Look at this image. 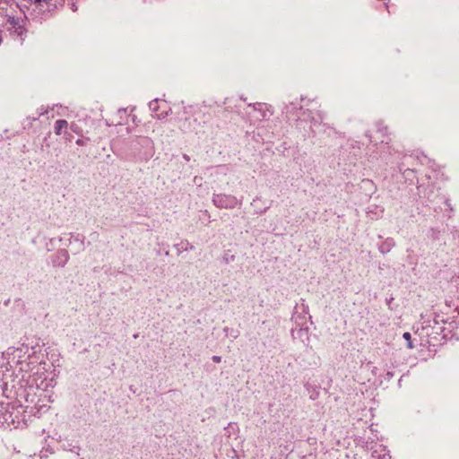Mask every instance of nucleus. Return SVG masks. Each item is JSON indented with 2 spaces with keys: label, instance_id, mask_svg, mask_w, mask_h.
I'll return each instance as SVG.
<instances>
[{
  "label": "nucleus",
  "instance_id": "nucleus-6",
  "mask_svg": "<svg viewBox=\"0 0 459 459\" xmlns=\"http://www.w3.org/2000/svg\"><path fill=\"white\" fill-rule=\"evenodd\" d=\"M167 115H168V112H165V114L157 115V117H158L159 119H160V118H164Z\"/></svg>",
  "mask_w": 459,
  "mask_h": 459
},
{
  "label": "nucleus",
  "instance_id": "nucleus-1",
  "mask_svg": "<svg viewBox=\"0 0 459 459\" xmlns=\"http://www.w3.org/2000/svg\"><path fill=\"white\" fill-rule=\"evenodd\" d=\"M212 204L220 209H235L240 207L242 201L236 196L226 194H213Z\"/></svg>",
  "mask_w": 459,
  "mask_h": 459
},
{
  "label": "nucleus",
  "instance_id": "nucleus-2",
  "mask_svg": "<svg viewBox=\"0 0 459 459\" xmlns=\"http://www.w3.org/2000/svg\"><path fill=\"white\" fill-rule=\"evenodd\" d=\"M68 127V123L65 119H58L55 122V134L56 135H60L63 130H66Z\"/></svg>",
  "mask_w": 459,
  "mask_h": 459
},
{
  "label": "nucleus",
  "instance_id": "nucleus-10",
  "mask_svg": "<svg viewBox=\"0 0 459 459\" xmlns=\"http://www.w3.org/2000/svg\"><path fill=\"white\" fill-rule=\"evenodd\" d=\"M380 459H387V458H386V455H384L382 456V458H380Z\"/></svg>",
  "mask_w": 459,
  "mask_h": 459
},
{
  "label": "nucleus",
  "instance_id": "nucleus-8",
  "mask_svg": "<svg viewBox=\"0 0 459 459\" xmlns=\"http://www.w3.org/2000/svg\"><path fill=\"white\" fill-rule=\"evenodd\" d=\"M386 128H382V129H379V132L383 133V134L386 132Z\"/></svg>",
  "mask_w": 459,
  "mask_h": 459
},
{
  "label": "nucleus",
  "instance_id": "nucleus-9",
  "mask_svg": "<svg viewBox=\"0 0 459 459\" xmlns=\"http://www.w3.org/2000/svg\"><path fill=\"white\" fill-rule=\"evenodd\" d=\"M184 159H185L186 160H189V157H188L187 155H184Z\"/></svg>",
  "mask_w": 459,
  "mask_h": 459
},
{
  "label": "nucleus",
  "instance_id": "nucleus-5",
  "mask_svg": "<svg viewBox=\"0 0 459 459\" xmlns=\"http://www.w3.org/2000/svg\"><path fill=\"white\" fill-rule=\"evenodd\" d=\"M212 360L216 363H220L221 361V356H217V355H214L212 357Z\"/></svg>",
  "mask_w": 459,
  "mask_h": 459
},
{
  "label": "nucleus",
  "instance_id": "nucleus-7",
  "mask_svg": "<svg viewBox=\"0 0 459 459\" xmlns=\"http://www.w3.org/2000/svg\"><path fill=\"white\" fill-rule=\"evenodd\" d=\"M76 143H77L78 145H83V141H82V140H81V139H78V140L76 141Z\"/></svg>",
  "mask_w": 459,
  "mask_h": 459
},
{
  "label": "nucleus",
  "instance_id": "nucleus-3",
  "mask_svg": "<svg viewBox=\"0 0 459 459\" xmlns=\"http://www.w3.org/2000/svg\"><path fill=\"white\" fill-rule=\"evenodd\" d=\"M403 339H404V340H406V341H407V347H408L409 349H413V348H414V346H413V343H412V342H411V333H408V332H406V333H404L403 334Z\"/></svg>",
  "mask_w": 459,
  "mask_h": 459
},
{
  "label": "nucleus",
  "instance_id": "nucleus-4",
  "mask_svg": "<svg viewBox=\"0 0 459 459\" xmlns=\"http://www.w3.org/2000/svg\"><path fill=\"white\" fill-rule=\"evenodd\" d=\"M4 403H0V422H4L7 420V414L6 411H4L5 408L4 407Z\"/></svg>",
  "mask_w": 459,
  "mask_h": 459
}]
</instances>
